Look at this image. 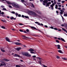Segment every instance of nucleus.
Returning a JSON list of instances; mask_svg holds the SVG:
<instances>
[{
	"instance_id": "obj_1",
	"label": "nucleus",
	"mask_w": 67,
	"mask_h": 67,
	"mask_svg": "<svg viewBox=\"0 0 67 67\" xmlns=\"http://www.w3.org/2000/svg\"><path fill=\"white\" fill-rule=\"evenodd\" d=\"M7 3L8 4H12L13 8H19V7H20L19 5L17 4L16 3H11L9 1H7Z\"/></svg>"
},
{
	"instance_id": "obj_2",
	"label": "nucleus",
	"mask_w": 67,
	"mask_h": 67,
	"mask_svg": "<svg viewBox=\"0 0 67 67\" xmlns=\"http://www.w3.org/2000/svg\"><path fill=\"white\" fill-rule=\"evenodd\" d=\"M28 13L32 15H34V16H37V15L35 13L32 11H29L28 12Z\"/></svg>"
},
{
	"instance_id": "obj_3",
	"label": "nucleus",
	"mask_w": 67,
	"mask_h": 67,
	"mask_svg": "<svg viewBox=\"0 0 67 67\" xmlns=\"http://www.w3.org/2000/svg\"><path fill=\"white\" fill-rule=\"evenodd\" d=\"M6 66V64L4 62H3L2 63H0V66Z\"/></svg>"
},
{
	"instance_id": "obj_4",
	"label": "nucleus",
	"mask_w": 67,
	"mask_h": 67,
	"mask_svg": "<svg viewBox=\"0 0 67 67\" xmlns=\"http://www.w3.org/2000/svg\"><path fill=\"white\" fill-rule=\"evenodd\" d=\"M14 43L16 44V45H22V44L20 42H14Z\"/></svg>"
},
{
	"instance_id": "obj_5",
	"label": "nucleus",
	"mask_w": 67,
	"mask_h": 67,
	"mask_svg": "<svg viewBox=\"0 0 67 67\" xmlns=\"http://www.w3.org/2000/svg\"><path fill=\"white\" fill-rule=\"evenodd\" d=\"M23 55H25V56H26L27 57V56L28 54H29V53L27 52H24L23 53Z\"/></svg>"
},
{
	"instance_id": "obj_6",
	"label": "nucleus",
	"mask_w": 67,
	"mask_h": 67,
	"mask_svg": "<svg viewBox=\"0 0 67 67\" xmlns=\"http://www.w3.org/2000/svg\"><path fill=\"white\" fill-rule=\"evenodd\" d=\"M55 5V4L54 3H53L52 4V5H50V7H51V9L52 10H53V6H54Z\"/></svg>"
},
{
	"instance_id": "obj_7",
	"label": "nucleus",
	"mask_w": 67,
	"mask_h": 67,
	"mask_svg": "<svg viewBox=\"0 0 67 67\" xmlns=\"http://www.w3.org/2000/svg\"><path fill=\"white\" fill-rule=\"evenodd\" d=\"M35 23H36V24H38L39 25H42V26H43V24H40V23L38 22H35Z\"/></svg>"
},
{
	"instance_id": "obj_8",
	"label": "nucleus",
	"mask_w": 67,
	"mask_h": 67,
	"mask_svg": "<svg viewBox=\"0 0 67 67\" xmlns=\"http://www.w3.org/2000/svg\"><path fill=\"white\" fill-rule=\"evenodd\" d=\"M31 28V29H34V30H38V31H41V30H38L37 29H36V28L35 27H33V26H31L30 27Z\"/></svg>"
},
{
	"instance_id": "obj_9",
	"label": "nucleus",
	"mask_w": 67,
	"mask_h": 67,
	"mask_svg": "<svg viewBox=\"0 0 67 67\" xmlns=\"http://www.w3.org/2000/svg\"><path fill=\"white\" fill-rule=\"evenodd\" d=\"M28 51H30V52H35V50H34L33 49L31 48L30 49H29L28 50Z\"/></svg>"
},
{
	"instance_id": "obj_10",
	"label": "nucleus",
	"mask_w": 67,
	"mask_h": 67,
	"mask_svg": "<svg viewBox=\"0 0 67 67\" xmlns=\"http://www.w3.org/2000/svg\"><path fill=\"white\" fill-rule=\"evenodd\" d=\"M60 11L61 12H60V14L62 15H63V12H64V11L63 10H60Z\"/></svg>"
},
{
	"instance_id": "obj_11",
	"label": "nucleus",
	"mask_w": 67,
	"mask_h": 67,
	"mask_svg": "<svg viewBox=\"0 0 67 67\" xmlns=\"http://www.w3.org/2000/svg\"><path fill=\"white\" fill-rule=\"evenodd\" d=\"M6 41H7V42H10V39L9 38H8L7 37H6Z\"/></svg>"
},
{
	"instance_id": "obj_12",
	"label": "nucleus",
	"mask_w": 67,
	"mask_h": 67,
	"mask_svg": "<svg viewBox=\"0 0 67 67\" xmlns=\"http://www.w3.org/2000/svg\"><path fill=\"white\" fill-rule=\"evenodd\" d=\"M50 27L51 28V29H54L55 30H58V29L57 28H55L54 29V27L52 26H51Z\"/></svg>"
},
{
	"instance_id": "obj_13",
	"label": "nucleus",
	"mask_w": 67,
	"mask_h": 67,
	"mask_svg": "<svg viewBox=\"0 0 67 67\" xmlns=\"http://www.w3.org/2000/svg\"><path fill=\"white\" fill-rule=\"evenodd\" d=\"M35 12L37 13L38 14H41V12H40L39 11L36 10L35 11Z\"/></svg>"
},
{
	"instance_id": "obj_14",
	"label": "nucleus",
	"mask_w": 67,
	"mask_h": 67,
	"mask_svg": "<svg viewBox=\"0 0 67 67\" xmlns=\"http://www.w3.org/2000/svg\"><path fill=\"white\" fill-rule=\"evenodd\" d=\"M21 49V47H18L16 48V49L18 51Z\"/></svg>"
},
{
	"instance_id": "obj_15",
	"label": "nucleus",
	"mask_w": 67,
	"mask_h": 67,
	"mask_svg": "<svg viewBox=\"0 0 67 67\" xmlns=\"http://www.w3.org/2000/svg\"><path fill=\"white\" fill-rule=\"evenodd\" d=\"M57 46L58 47L57 48L58 49H61V48H60V46L59 45H57Z\"/></svg>"
},
{
	"instance_id": "obj_16",
	"label": "nucleus",
	"mask_w": 67,
	"mask_h": 67,
	"mask_svg": "<svg viewBox=\"0 0 67 67\" xmlns=\"http://www.w3.org/2000/svg\"><path fill=\"white\" fill-rule=\"evenodd\" d=\"M14 55L15 57H20V56L19 55L16 54H15Z\"/></svg>"
},
{
	"instance_id": "obj_17",
	"label": "nucleus",
	"mask_w": 67,
	"mask_h": 67,
	"mask_svg": "<svg viewBox=\"0 0 67 67\" xmlns=\"http://www.w3.org/2000/svg\"><path fill=\"white\" fill-rule=\"evenodd\" d=\"M48 1L47 0H45L43 1V2L45 3H47Z\"/></svg>"
},
{
	"instance_id": "obj_18",
	"label": "nucleus",
	"mask_w": 67,
	"mask_h": 67,
	"mask_svg": "<svg viewBox=\"0 0 67 67\" xmlns=\"http://www.w3.org/2000/svg\"><path fill=\"white\" fill-rule=\"evenodd\" d=\"M30 4H31V7H34V5L32 3H30Z\"/></svg>"
},
{
	"instance_id": "obj_19",
	"label": "nucleus",
	"mask_w": 67,
	"mask_h": 67,
	"mask_svg": "<svg viewBox=\"0 0 67 67\" xmlns=\"http://www.w3.org/2000/svg\"><path fill=\"white\" fill-rule=\"evenodd\" d=\"M58 52L60 53H62V54H63V53L62 52V51L61 50H59L58 51Z\"/></svg>"
},
{
	"instance_id": "obj_20",
	"label": "nucleus",
	"mask_w": 67,
	"mask_h": 67,
	"mask_svg": "<svg viewBox=\"0 0 67 67\" xmlns=\"http://www.w3.org/2000/svg\"><path fill=\"white\" fill-rule=\"evenodd\" d=\"M64 24L65 25V27L67 29V24L66 23H64Z\"/></svg>"
},
{
	"instance_id": "obj_21",
	"label": "nucleus",
	"mask_w": 67,
	"mask_h": 67,
	"mask_svg": "<svg viewBox=\"0 0 67 67\" xmlns=\"http://www.w3.org/2000/svg\"><path fill=\"white\" fill-rule=\"evenodd\" d=\"M36 58H37V59H39V60L42 59V58H40L39 57H37Z\"/></svg>"
},
{
	"instance_id": "obj_22",
	"label": "nucleus",
	"mask_w": 67,
	"mask_h": 67,
	"mask_svg": "<svg viewBox=\"0 0 67 67\" xmlns=\"http://www.w3.org/2000/svg\"><path fill=\"white\" fill-rule=\"evenodd\" d=\"M3 22H5V23H6V22H7V21H6V20H1Z\"/></svg>"
},
{
	"instance_id": "obj_23",
	"label": "nucleus",
	"mask_w": 67,
	"mask_h": 67,
	"mask_svg": "<svg viewBox=\"0 0 67 67\" xmlns=\"http://www.w3.org/2000/svg\"><path fill=\"white\" fill-rule=\"evenodd\" d=\"M22 36V37H25L26 38H28V39H30V38L27 37L25 36Z\"/></svg>"
},
{
	"instance_id": "obj_24",
	"label": "nucleus",
	"mask_w": 67,
	"mask_h": 67,
	"mask_svg": "<svg viewBox=\"0 0 67 67\" xmlns=\"http://www.w3.org/2000/svg\"><path fill=\"white\" fill-rule=\"evenodd\" d=\"M61 40L62 41H63V42H65V40H64V39L62 38H61Z\"/></svg>"
},
{
	"instance_id": "obj_25",
	"label": "nucleus",
	"mask_w": 67,
	"mask_h": 67,
	"mask_svg": "<svg viewBox=\"0 0 67 67\" xmlns=\"http://www.w3.org/2000/svg\"><path fill=\"white\" fill-rule=\"evenodd\" d=\"M27 57H31V55L30 54H29V53H28Z\"/></svg>"
},
{
	"instance_id": "obj_26",
	"label": "nucleus",
	"mask_w": 67,
	"mask_h": 67,
	"mask_svg": "<svg viewBox=\"0 0 67 67\" xmlns=\"http://www.w3.org/2000/svg\"><path fill=\"white\" fill-rule=\"evenodd\" d=\"M55 8L57 9V8H58V5H57V4H56L55 5Z\"/></svg>"
},
{
	"instance_id": "obj_27",
	"label": "nucleus",
	"mask_w": 67,
	"mask_h": 67,
	"mask_svg": "<svg viewBox=\"0 0 67 67\" xmlns=\"http://www.w3.org/2000/svg\"><path fill=\"white\" fill-rule=\"evenodd\" d=\"M56 58L57 59H60V57L58 56H56Z\"/></svg>"
},
{
	"instance_id": "obj_28",
	"label": "nucleus",
	"mask_w": 67,
	"mask_h": 67,
	"mask_svg": "<svg viewBox=\"0 0 67 67\" xmlns=\"http://www.w3.org/2000/svg\"><path fill=\"white\" fill-rule=\"evenodd\" d=\"M1 50L2 52H3V53H4V52H5V50H3V49H1Z\"/></svg>"
},
{
	"instance_id": "obj_29",
	"label": "nucleus",
	"mask_w": 67,
	"mask_h": 67,
	"mask_svg": "<svg viewBox=\"0 0 67 67\" xmlns=\"http://www.w3.org/2000/svg\"><path fill=\"white\" fill-rule=\"evenodd\" d=\"M4 60L5 61V62H9V60L6 59H4Z\"/></svg>"
},
{
	"instance_id": "obj_30",
	"label": "nucleus",
	"mask_w": 67,
	"mask_h": 67,
	"mask_svg": "<svg viewBox=\"0 0 67 67\" xmlns=\"http://www.w3.org/2000/svg\"><path fill=\"white\" fill-rule=\"evenodd\" d=\"M1 27L2 28V29H5V27H4V26H2Z\"/></svg>"
},
{
	"instance_id": "obj_31",
	"label": "nucleus",
	"mask_w": 67,
	"mask_h": 67,
	"mask_svg": "<svg viewBox=\"0 0 67 67\" xmlns=\"http://www.w3.org/2000/svg\"><path fill=\"white\" fill-rule=\"evenodd\" d=\"M62 59H64V60H67V59L65 58H63Z\"/></svg>"
},
{
	"instance_id": "obj_32",
	"label": "nucleus",
	"mask_w": 67,
	"mask_h": 67,
	"mask_svg": "<svg viewBox=\"0 0 67 67\" xmlns=\"http://www.w3.org/2000/svg\"><path fill=\"white\" fill-rule=\"evenodd\" d=\"M24 17L25 18H26L27 19H28V18H29V16H25Z\"/></svg>"
},
{
	"instance_id": "obj_33",
	"label": "nucleus",
	"mask_w": 67,
	"mask_h": 67,
	"mask_svg": "<svg viewBox=\"0 0 67 67\" xmlns=\"http://www.w3.org/2000/svg\"><path fill=\"white\" fill-rule=\"evenodd\" d=\"M0 14H4V12H1V13H0Z\"/></svg>"
},
{
	"instance_id": "obj_34",
	"label": "nucleus",
	"mask_w": 67,
	"mask_h": 67,
	"mask_svg": "<svg viewBox=\"0 0 67 67\" xmlns=\"http://www.w3.org/2000/svg\"><path fill=\"white\" fill-rule=\"evenodd\" d=\"M15 14L16 15V16H17L18 15V14H19L17 13H15Z\"/></svg>"
},
{
	"instance_id": "obj_35",
	"label": "nucleus",
	"mask_w": 67,
	"mask_h": 67,
	"mask_svg": "<svg viewBox=\"0 0 67 67\" xmlns=\"http://www.w3.org/2000/svg\"><path fill=\"white\" fill-rule=\"evenodd\" d=\"M64 16H67V14L66 13V14H64Z\"/></svg>"
},
{
	"instance_id": "obj_36",
	"label": "nucleus",
	"mask_w": 67,
	"mask_h": 67,
	"mask_svg": "<svg viewBox=\"0 0 67 67\" xmlns=\"http://www.w3.org/2000/svg\"><path fill=\"white\" fill-rule=\"evenodd\" d=\"M46 5H46V7H47V6H49V5L48 3L46 4Z\"/></svg>"
},
{
	"instance_id": "obj_37",
	"label": "nucleus",
	"mask_w": 67,
	"mask_h": 67,
	"mask_svg": "<svg viewBox=\"0 0 67 67\" xmlns=\"http://www.w3.org/2000/svg\"><path fill=\"white\" fill-rule=\"evenodd\" d=\"M3 10H5V11H7V9L5 8H3Z\"/></svg>"
},
{
	"instance_id": "obj_38",
	"label": "nucleus",
	"mask_w": 67,
	"mask_h": 67,
	"mask_svg": "<svg viewBox=\"0 0 67 67\" xmlns=\"http://www.w3.org/2000/svg\"><path fill=\"white\" fill-rule=\"evenodd\" d=\"M14 18V17H12L10 18V19L11 20H13V19Z\"/></svg>"
},
{
	"instance_id": "obj_39",
	"label": "nucleus",
	"mask_w": 67,
	"mask_h": 67,
	"mask_svg": "<svg viewBox=\"0 0 67 67\" xmlns=\"http://www.w3.org/2000/svg\"><path fill=\"white\" fill-rule=\"evenodd\" d=\"M57 4L59 5V4H61V3H60L57 2Z\"/></svg>"
},
{
	"instance_id": "obj_40",
	"label": "nucleus",
	"mask_w": 67,
	"mask_h": 67,
	"mask_svg": "<svg viewBox=\"0 0 67 67\" xmlns=\"http://www.w3.org/2000/svg\"><path fill=\"white\" fill-rule=\"evenodd\" d=\"M1 7L2 8H4V6L3 5H2L1 6Z\"/></svg>"
},
{
	"instance_id": "obj_41",
	"label": "nucleus",
	"mask_w": 67,
	"mask_h": 67,
	"mask_svg": "<svg viewBox=\"0 0 67 67\" xmlns=\"http://www.w3.org/2000/svg\"><path fill=\"white\" fill-rule=\"evenodd\" d=\"M16 67H20V66L19 65H16Z\"/></svg>"
},
{
	"instance_id": "obj_42",
	"label": "nucleus",
	"mask_w": 67,
	"mask_h": 67,
	"mask_svg": "<svg viewBox=\"0 0 67 67\" xmlns=\"http://www.w3.org/2000/svg\"><path fill=\"white\" fill-rule=\"evenodd\" d=\"M56 42H57V43H59V41H58V40H56Z\"/></svg>"
},
{
	"instance_id": "obj_43",
	"label": "nucleus",
	"mask_w": 67,
	"mask_h": 67,
	"mask_svg": "<svg viewBox=\"0 0 67 67\" xmlns=\"http://www.w3.org/2000/svg\"><path fill=\"white\" fill-rule=\"evenodd\" d=\"M32 57H33V58H35V57H36V55H34Z\"/></svg>"
},
{
	"instance_id": "obj_44",
	"label": "nucleus",
	"mask_w": 67,
	"mask_h": 67,
	"mask_svg": "<svg viewBox=\"0 0 67 67\" xmlns=\"http://www.w3.org/2000/svg\"><path fill=\"white\" fill-rule=\"evenodd\" d=\"M21 2H22V3L23 2H24V0H21Z\"/></svg>"
},
{
	"instance_id": "obj_45",
	"label": "nucleus",
	"mask_w": 67,
	"mask_h": 67,
	"mask_svg": "<svg viewBox=\"0 0 67 67\" xmlns=\"http://www.w3.org/2000/svg\"><path fill=\"white\" fill-rule=\"evenodd\" d=\"M43 67H47V66L44 65H43Z\"/></svg>"
},
{
	"instance_id": "obj_46",
	"label": "nucleus",
	"mask_w": 67,
	"mask_h": 67,
	"mask_svg": "<svg viewBox=\"0 0 67 67\" xmlns=\"http://www.w3.org/2000/svg\"><path fill=\"white\" fill-rule=\"evenodd\" d=\"M11 13H13V14H15V12H13V11L12 12H11Z\"/></svg>"
},
{
	"instance_id": "obj_47",
	"label": "nucleus",
	"mask_w": 67,
	"mask_h": 67,
	"mask_svg": "<svg viewBox=\"0 0 67 67\" xmlns=\"http://www.w3.org/2000/svg\"><path fill=\"white\" fill-rule=\"evenodd\" d=\"M39 64H40V65H42V63H41V61H39Z\"/></svg>"
},
{
	"instance_id": "obj_48",
	"label": "nucleus",
	"mask_w": 67,
	"mask_h": 67,
	"mask_svg": "<svg viewBox=\"0 0 67 67\" xmlns=\"http://www.w3.org/2000/svg\"><path fill=\"white\" fill-rule=\"evenodd\" d=\"M8 7H9V8H12V6L10 5H8Z\"/></svg>"
},
{
	"instance_id": "obj_49",
	"label": "nucleus",
	"mask_w": 67,
	"mask_h": 67,
	"mask_svg": "<svg viewBox=\"0 0 67 67\" xmlns=\"http://www.w3.org/2000/svg\"><path fill=\"white\" fill-rule=\"evenodd\" d=\"M30 53H31L32 54H34V52H33L32 51H31Z\"/></svg>"
},
{
	"instance_id": "obj_50",
	"label": "nucleus",
	"mask_w": 67,
	"mask_h": 67,
	"mask_svg": "<svg viewBox=\"0 0 67 67\" xmlns=\"http://www.w3.org/2000/svg\"><path fill=\"white\" fill-rule=\"evenodd\" d=\"M26 31L27 32H29V30L28 29H27V30H26Z\"/></svg>"
},
{
	"instance_id": "obj_51",
	"label": "nucleus",
	"mask_w": 67,
	"mask_h": 67,
	"mask_svg": "<svg viewBox=\"0 0 67 67\" xmlns=\"http://www.w3.org/2000/svg\"><path fill=\"white\" fill-rule=\"evenodd\" d=\"M19 31L20 32H23V30H19Z\"/></svg>"
},
{
	"instance_id": "obj_52",
	"label": "nucleus",
	"mask_w": 67,
	"mask_h": 67,
	"mask_svg": "<svg viewBox=\"0 0 67 67\" xmlns=\"http://www.w3.org/2000/svg\"><path fill=\"white\" fill-rule=\"evenodd\" d=\"M54 3L55 4H56V2L55 1H54Z\"/></svg>"
},
{
	"instance_id": "obj_53",
	"label": "nucleus",
	"mask_w": 67,
	"mask_h": 67,
	"mask_svg": "<svg viewBox=\"0 0 67 67\" xmlns=\"http://www.w3.org/2000/svg\"><path fill=\"white\" fill-rule=\"evenodd\" d=\"M19 25H23V24L22 23H20L19 24Z\"/></svg>"
},
{
	"instance_id": "obj_54",
	"label": "nucleus",
	"mask_w": 67,
	"mask_h": 67,
	"mask_svg": "<svg viewBox=\"0 0 67 67\" xmlns=\"http://www.w3.org/2000/svg\"><path fill=\"white\" fill-rule=\"evenodd\" d=\"M61 26H65V25H64V24H62V25H61Z\"/></svg>"
},
{
	"instance_id": "obj_55",
	"label": "nucleus",
	"mask_w": 67,
	"mask_h": 67,
	"mask_svg": "<svg viewBox=\"0 0 67 67\" xmlns=\"http://www.w3.org/2000/svg\"><path fill=\"white\" fill-rule=\"evenodd\" d=\"M60 1H61V0H58V2H60Z\"/></svg>"
},
{
	"instance_id": "obj_56",
	"label": "nucleus",
	"mask_w": 67,
	"mask_h": 67,
	"mask_svg": "<svg viewBox=\"0 0 67 67\" xmlns=\"http://www.w3.org/2000/svg\"><path fill=\"white\" fill-rule=\"evenodd\" d=\"M58 7H62V5H58Z\"/></svg>"
},
{
	"instance_id": "obj_57",
	"label": "nucleus",
	"mask_w": 67,
	"mask_h": 67,
	"mask_svg": "<svg viewBox=\"0 0 67 67\" xmlns=\"http://www.w3.org/2000/svg\"><path fill=\"white\" fill-rule=\"evenodd\" d=\"M1 1H6V0H1Z\"/></svg>"
},
{
	"instance_id": "obj_58",
	"label": "nucleus",
	"mask_w": 67,
	"mask_h": 67,
	"mask_svg": "<svg viewBox=\"0 0 67 67\" xmlns=\"http://www.w3.org/2000/svg\"><path fill=\"white\" fill-rule=\"evenodd\" d=\"M18 16L19 17H21V15L20 14H19L18 15Z\"/></svg>"
},
{
	"instance_id": "obj_59",
	"label": "nucleus",
	"mask_w": 67,
	"mask_h": 67,
	"mask_svg": "<svg viewBox=\"0 0 67 67\" xmlns=\"http://www.w3.org/2000/svg\"><path fill=\"white\" fill-rule=\"evenodd\" d=\"M2 16H3V17H5V15H2Z\"/></svg>"
},
{
	"instance_id": "obj_60",
	"label": "nucleus",
	"mask_w": 67,
	"mask_h": 67,
	"mask_svg": "<svg viewBox=\"0 0 67 67\" xmlns=\"http://www.w3.org/2000/svg\"><path fill=\"white\" fill-rule=\"evenodd\" d=\"M48 3V4H51V2H49Z\"/></svg>"
},
{
	"instance_id": "obj_61",
	"label": "nucleus",
	"mask_w": 67,
	"mask_h": 67,
	"mask_svg": "<svg viewBox=\"0 0 67 67\" xmlns=\"http://www.w3.org/2000/svg\"><path fill=\"white\" fill-rule=\"evenodd\" d=\"M58 10H61V8L59 7V8H58Z\"/></svg>"
},
{
	"instance_id": "obj_62",
	"label": "nucleus",
	"mask_w": 67,
	"mask_h": 67,
	"mask_svg": "<svg viewBox=\"0 0 67 67\" xmlns=\"http://www.w3.org/2000/svg\"><path fill=\"white\" fill-rule=\"evenodd\" d=\"M61 2L62 3H64L65 2V1H62Z\"/></svg>"
},
{
	"instance_id": "obj_63",
	"label": "nucleus",
	"mask_w": 67,
	"mask_h": 67,
	"mask_svg": "<svg viewBox=\"0 0 67 67\" xmlns=\"http://www.w3.org/2000/svg\"><path fill=\"white\" fill-rule=\"evenodd\" d=\"M62 19L63 21L64 22V18L63 17V18H62Z\"/></svg>"
},
{
	"instance_id": "obj_64",
	"label": "nucleus",
	"mask_w": 67,
	"mask_h": 67,
	"mask_svg": "<svg viewBox=\"0 0 67 67\" xmlns=\"http://www.w3.org/2000/svg\"><path fill=\"white\" fill-rule=\"evenodd\" d=\"M44 26L45 27H48L47 26V25H44Z\"/></svg>"
}]
</instances>
